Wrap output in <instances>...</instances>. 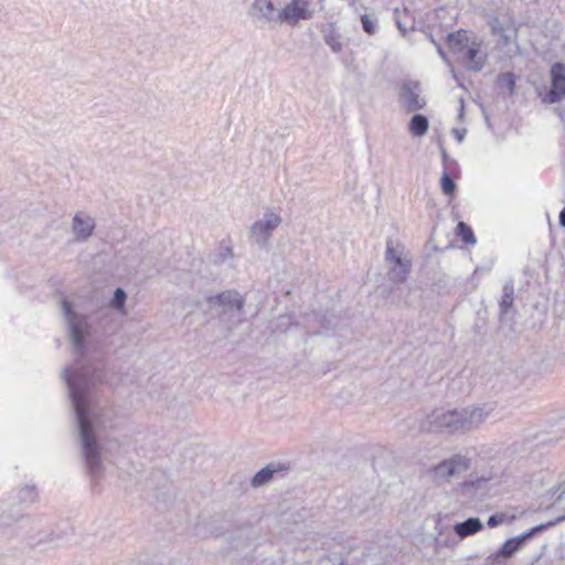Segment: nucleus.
Listing matches in <instances>:
<instances>
[{
  "mask_svg": "<svg viewBox=\"0 0 565 565\" xmlns=\"http://www.w3.org/2000/svg\"><path fill=\"white\" fill-rule=\"evenodd\" d=\"M384 259L387 266L388 280L395 284L404 282L411 273L412 263L404 255L403 248L398 244L395 245L392 238L386 241Z\"/></svg>",
  "mask_w": 565,
  "mask_h": 565,
  "instance_id": "5",
  "label": "nucleus"
},
{
  "mask_svg": "<svg viewBox=\"0 0 565 565\" xmlns=\"http://www.w3.org/2000/svg\"><path fill=\"white\" fill-rule=\"evenodd\" d=\"M438 53H439V55H440L444 60H446V54L444 53V51H443L440 47H438Z\"/></svg>",
  "mask_w": 565,
  "mask_h": 565,
  "instance_id": "33",
  "label": "nucleus"
},
{
  "mask_svg": "<svg viewBox=\"0 0 565 565\" xmlns=\"http://www.w3.org/2000/svg\"><path fill=\"white\" fill-rule=\"evenodd\" d=\"M447 42L452 54L457 55V61L468 71L480 72L483 68L488 54L479 41L469 39L466 31L448 34Z\"/></svg>",
  "mask_w": 565,
  "mask_h": 565,
  "instance_id": "3",
  "label": "nucleus"
},
{
  "mask_svg": "<svg viewBox=\"0 0 565 565\" xmlns=\"http://www.w3.org/2000/svg\"><path fill=\"white\" fill-rule=\"evenodd\" d=\"M451 74H452V76L457 79V74H456V71H455V68H454V67H451Z\"/></svg>",
  "mask_w": 565,
  "mask_h": 565,
  "instance_id": "35",
  "label": "nucleus"
},
{
  "mask_svg": "<svg viewBox=\"0 0 565 565\" xmlns=\"http://www.w3.org/2000/svg\"><path fill=\"white\" fill-rule=\"evenodd\" d=\"M233 257V250L232 247L228 245H222L218 248L217 254L215 255V263H224L228 258Z\"/></svg>",
  "mask_w": 565,
  "mask_h": 565,
  "instance_id": "27",
  "label": "nucleus"
},
{
  "mask_svg": "<svg viewBox=\"0 0 565 565\" xmlns=\"http://www.w3.org/2000/svg\"><path fill=\"white\" fill-rule=\"evenodd\" d=\"M39 493L34 484H24L17 488L11 497L12 504L30 505L38 500Z\"/></svg>",
  "mask_w": 565,
  "mask_h": 565,
  "instance_id": "15",
  "label": "nucleus"
},
{
  "mask_svg": "<svg viewBox=\"0 0 565 565\" xmlns=\"http://www.w3.org/2000/svg\"><path fill=\"white\" fill-rule=\"evenodd\" d=\"M457 236L466 244L475 245L476 237L470 226H468L465 222H459L456 227Z\"/></svg>",
  "mask_w": 565,
  "mask_h": 565,
  "instance_id": "22",
  "label": "nucleus"
},
{
  "mask_svg": "<svg viewBox=\"0 0 565 565\" xmlns=\"http://www.w3.org/2000/svg\"><path fill=\"white\" fill-rule=\"evenodd\" d=\"M126 298H127L126 292L121 288H117L114 292V297L110 301V306L119 311H122Z\"/></svg>",
  "mask_w": 565,
  "mask_h": 565,
  "instance_id": "25",
  "label": "nucleus"
},
{
  "mask_svg": "<svg viewBox=\"0 0 565 565\" xmlns=\"http://www.w3.org/2000/svg\"><path fill=\"white\" fill-rule=\"evenodd\" d=\"M66 335L77 359L63 371L78 428V443L93 482L104 473L97 431L104 426V408L99 405L95 387L105 381L106 313L79 312L66 299L61 302Z\"/></svg>",
  "mask_w": 565,
  "mask_h": 565,
  "instance_id": "1",
  "label": "nucleus"
},
{
  "mask_svg": "<svg viewBox=\"0 0 565 565\" xmlns=\"http://www.w3.org/2000/svg\"><path fill=\"white\" fill-rule=\"evenodd\" d=\"M250 14L264 23H278V12L271 0H254Z\"/></svg>",
  "mask_w": 565,
  "mask_h": 565,
  "instance_id": "13",
  "label": "nucleus"
},
{
  "mask_svg": "<svg viewBox=\"0 0 565 565\" xmlns=\"http://www.w3.org/2000/svg\"><path fill=\"white\" fill-rule=\"evenodd\" d=\"M428 130V119L426 116L416 114L409 121V131L416 137L424 136Z\"/></svg>",
  "mask_w": 565,
  "mask_h": 565,
  "instance_id": "20",
  "label": "nucleus"
},
{
  "mask_svg": "<svg viewBox=\"0 0 565 565\" xmlns=\"http://www.w3.org/2000/svg\"><path fill=\"white\" fill-rule=\"evenodd\" d=\"M482 526L483 525L479 519L470 518L463 522L456 523L454 526V531L459 537L465 539L469 535L479 532L482 529Z\"/></svg>",
  "mask_w": 565,
  "mask_h": 565,
  "instance_id": "16",
  "label": "nucleus"
},
{
  "mask_svg": "<svg viewBox=\"0 0 565 565\" xmlns=\"http://www.w3.org/2000/svg\"><path fill=\"white\" fill-rule=\"evenodd\" d=\"M15 520L17 518L8 512V504L0 502V530L11 525Z\"/></svg>",
  "mask_w": 565,
  "mask_h": 565,
  "instance_id": "24",
  "label": "nucleus"
},
{
  "mask_svg": "<svg viewBox=\"0 0 565 565\" xmlns=\"http://www.w3.org/2000/svg\"><path fill=\"white\" fill-rule=\"evenodd\" d=\"M399 100L408 113L423 109L426 105L425 98L422 97L420 86L415 82H406L402 85Z\"/></svg>",
  "mask_w": 565,
  "mask_h": 565,
  "instance_id": "12",
  "label": "nucleus"
},
{
  "mask_svg": "<svg viewBox=\"0 0 565 565\" xmlns=\"http://www.w3.org/2000/svg\"><path fill=\"white\" fill-rule=\"evenodd\" d=\"M361 22H362L363 30L367 34H374L375 33L376 24L367 15H362L361 17Z\"/></svg>",
  "mask_w": 565,
  "mask_h": 565,
  "instance_id": "29",
  "label": "nucleus"
},
{
  "mask_svg": "<svg viewBox=\"0 0 565 565\" xmlns=\"http://www.w3.org/2000/svg\"><path fill=\"white\" fill-rule=\"evenodd\" d=\"M513 301H514V287H513V284L509 281V282H505L502 288V297L499 302L501 316L508 313V311L513 306Z\"/></svg>",
  "mask_w": 565,
  "mask_h": 565,
  "instance_id": "19",
  "label": "nucleus"
},
{
  "mask_svg": "<svg viewBox=\"0 0 565 565\" xmlns=\"http://www.w3.org/2000/svg\"><path fill=\"white\" fill-rule=\"evenodd\" d=\"M440 185L445 194H452L456 188L455 182L447 172L441 175Z\"/></svg>",
  "mask_w": 565,
  "mask_h": 565,
  "instance_id": "26",
  "label": "nucleus"
},
{
  "mask_svg": "<svg viewBox=\"0 0 565 565\" xmlns=\"http://www.w3.org/2000/svg\"><path fill=\"white\" fill-rule=\"evenodd\" d=\"M210 307L220 317L227 318L234 324L244 321V297L235 290H226L207 299Z\"/></svg>",
  "mask_w": 565,
  "mask_h": 565,
  "instance_id": "4",
  "label": "nucleus"
},
{
  "mask_svg": "<svg viewBox=\"0 0 565 565\" xmlns=\"http://www.w3.org/2000/svg\"><path fill=\"white\" fill-rule=\"evenodd\" d=\"M498 85L501 88L508 89L510 94L513 93L515 86V78L512 73H503L498 76Z\"/></svg>",
  "mask_w": 565,
  "mask_h": 565,
  "instance_id": "23",
  "label": "nucleus"
},
{
  "mask_svg": "<svg viewBox=\"0 0 565 565\" xmlns=\"http://www.w3.org/2000/svg\"><path fill=\"white\" fill-rule=\"evenodd\" d=\"M395 23L398 30L405 34L408 28L405 25V23L402 21L401 11L398 9H395Z\"/></svg>",
  "mask_w": 565,
  "mask_h": 565,
  "instance_id": "30",
  "label": "nucleus"
},
{
  "mask_svg": "<svg viewBox=\"0 0 565 565\" xmlns=\"http://www.w3.org/2000/svg\"><path fill=\"white\" fill-rule=\"evenodd\" d=\"M95 228V220L84 213H76L73 217L72 230L77 241H86Z\"/></svg>",
  "mask_w": 565,
  "mask_h": 565,
  "instance_id": "14",
  "label": "nucleus"
},
{
  "mask_svg": "<svg viewBox=\"0 0 565 565\" xmlns=\"http://www.w3.org/2000/svg\"><path fill=\"white\" fill-rule=\"evenodd\" d=\"M490 411L484 407H465L460 409H435L420 423L424 431L470 430L482 424Z\"/></svg>",
  "mask_w": 565,
  "mask_h": 565,
  "instance_id": "2",
  "label": "nucleus"
},
{
  "mask_svg": "<svg viewBox=\"0 0 565 565\" xmlns=\"http://www.w3.org/2000/svg\"><path fill=\"white\" fill-rule=\"evenodd\" d=\"M280 469L275 465H268L265 468L260 469L253 478H252V486L254 488L262 487L266 484L268 481H270L274 477L275 472H278Z\"/></svg>",
  "mask_w": 565,
  "mask_h": 565,
  "instance_id": "17",
  "label": "nucleus"
},
{
  "mask_svg": "<svg viewBox=\"0 0 565 565\" xmlns=\"http://www.w3.org/2000/svg\"><path fill=\"white\" fill-rule=\"evenodd\" d=\"M469 459L462 455H454L452 457L440 461L438 465L428 469L430 478L438 483L448 482L452 477H457L468 470Z\"/></svg>",
  "mask_w": 565,
  "mask_h": 565,
  "instance_id": "7",
  "label": "nucleus"
},
{
  "mask_svg": "<svg viewBox=\"0 0 565 565\" xmlns=\"http://www.w3.org/2000/svg\"><path fill=\"white\" fill-rule=\"evenodd\" d=\"M552 523L537 525L521 535H518L505 541L502 547L497 553L490 555L487 558V563L489 565H498L502 558L511 557L520 548V546L526 539L532 537L535 533L546 529Z\"/></svg>",
  "mask_w": 565,
  "mask_h": 565,
  "instance_id": "9",
  "label": "nucleus"
},
{
  "mask_svg": "<svg viewBox=\"0 0 565 565\" xmlns=\"http://www.w3.org/2000/svg\"><path fill=\"white\" fill-rule=\"evenodd\" d=\"M324 42L334 53H340L343 50L341 35L332 24L324 33Z\"/></svg>",
  "mask_w": 565,
  "mask_h": 565,
  "instance_id": "21",
  "label": "nucleus"
},
{
  "mask_svg": "<svg viewBox=\"0 0 565 565\" xmlns=\"http://www.w3.org/2000/svg\"><path fill=\"white\" fill-rule=\"evenodd\" d=\"M462 113H463V100L460 99V117L462 116Z\"/></svg>",
  "mask_w": 565,
  "mask_h": 565,
  "instance_id": "34",
  "label": "nucleus"
},
{
  "mask_svg": "<svg viewBox=\"0 0 565 565\" xmlns=\"http://www.w3.org/2000/svg\"><path fill=\"white\" fill-rule=\"evenodd\" d=\"M507 520H509L508 514H505V513H497V514L491 515L488 519V525L490 527H495V526L504 523Z\"/></svg>",
  "mask_w": 565,
  "mask_h": 565,
  "instance_id": "28",
  "label": "nucleus"
},
{
  "mask_svg": "<svg viewBox=\"0 0 565 565\" xmlns=\"http://www.w3.org/2000/svg\"><path fill=\"white\" fill-rule=\"evenodd\" d=\"M252 524L244 523L235 530L228 532V540L232 542H237L236 547L241 546L243 542H247L252 537Z\"/></svg>",
  "mask_w": 565,
  "mask_h": 565,
  "instance_id": "18",
  "label": "nucleus"
},
{
  "mask_svg": "<svg viewBox=\"0 0 565 565\" xmlns=\"http://www.w3.org/2000/svg\"><path fill=\"white\" fill-rule=\"evenodd\" d=\"M466 132H467L466 129H458V128L452 129V134L456 137V139L458 140V142H462V140L466 136Z\"/></svg>",
  "mask_w": 565,
  "mask_h": 565,
  "instance_id": "31",
  "label": "nucleus"
},
{
  "mask_svg": "<svg viewBox=\"0 0 565 565\" xmlns=\"http://www.w3.org/2000/svg\"><path fill=\"white\" fill-rule=\"evenodd\" d=\"M312 17L313 11L310 9L309 0H291L278 12V23L295 26L300 20H309Z\"/></svg>",
  "mask_w": 565,
  "mask_h": 565,
  "instance_id": "8",
  "label": "nucleus"
},
{
  "mask_svg": "<svg viewBox=\"0 0 565 565\" xmlns=\"http://www.w3.org/2000/svg\"><path fill=\"white\" fill-rule=\"evenodd\" d=\"M565 98V65L555 63L551 67V88L543 96L546 104H554Z\"/></svg>",
  "mask_w": 565,
  "mask_h": 565,
  "instance_id": "11",
  "label": "nucleus"
},
{
  "mask_svg": "<svg viewBox=\"0 0 565 565\" xmlns=\"http://www.w3.org/2000/svg\"><path fill=\"white\" fill-rule=\"evenodd\" d=\"M281 216L273 210H267L263 217L254 222L249 228V238L259 247L265 248L274 231L281 224Z\"/></svg>",
  "mask_w": 565,
  "mask_h": 565,
  "instance_id": "6",
  "label": "nucleus"
},
{
  "mask_svg": "<svg viewBox=\"0 0 565 565\" xmlns=\"http://www.w3.org/2000/svg\"><path fill=\"white\" fill-rule=\"evenodd\" d=\"M492 34L498 36L497 46L509 57L514 56L519 52L516 42L518 29L514 28L511 33H508L507 28L501 23L498 18L492 19L490 22Z\"/></svg>",
  "mask_w": 565,
  "mask_h": 565,
  "instance_id": "10",
  "label": "nucleus"
},
{
  "mask_svg": "<svg viewBox=\"0 0 565 565\" xmlns=\"http://www.w3.org/2000/svg\"><path fill=\"white\" fill-rule=\"evenodd\" d=\"M559 223L563 227H565V207L559 213Z\"/></svg>",
  "mask_w": 565,
  "mask_h": 565,
  "instance_id": "32",
  "label": "nucleus"
}]
</instances>
